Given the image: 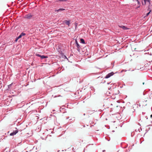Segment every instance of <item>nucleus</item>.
I'll use <instances>...</instances> for the list:
<instances>
[{"instance_id":"9b49d317","label":"nucleus","mask_w":152,"mask_h":152,"mask_svg":"<svg viewBox=\"0 0 152 152\" xmlns=\"http://www.w3.org/2000/svg\"><path fill=\"white\" fill-rule=\"evenodd\" d=\"M58 1H66L67 0H57Z\"/></svg>"},{"instance_id":"39448f33","label":"nucleus","mask_w":152,"mask_h":152,"mask_svg":"<svg viewBox=\"0 0 152 152\" xmlns=\"http://www.w3.org/2000/svg\"><path fill=\"white\" fill-rule=\"evenodd\" d=\"M114 73L113 72H111L108 74L105 77V78H108L110 77L111 76L113 75H114Z\"/></svg>"},{"instance_id":"f8f14e48","label":"nucleus","mask_w":152,"mask_h":152,"mask_svg":"<svg viewBox=\"0 0 152 152\" xmlns=\"http://www.w3.org/2000/svg\"><path fill=\"white\" fill-rule=\"evenodd\" d=\"M20 35H21L22 36L25 35V34L24 33L22 32L21 33Z\"/></svg>"},{"instance_id":"1a4fd4ad","label":"nucleus","mask_w":152,"mask_h":152,"mask_svg":"<svg viewBox=\"0 0 152 152\" xmlns=\"http://www.w3.org/2000/svg\"><path fill=\"white\" fill-rule=\"evenodd\" d=\"M81 42L83 44H85V41L83 39H80Z\"/></svg>"},{"instance_id":"a211bd4d","label":"nucleus","mask_w":152,"mask_h":152,"mask_svg":"<svg viewBox=\"0 0 152 152\" xmlns=\"http://www.w3.org/2000/svg\"><path fill=\"white\" fill-rule=\"evenodd\" d=\"M64 9H59V10H64Z\"/></svg>"},{"instance_id":"aec40b11","label":"nucleus","mask_w":152,"mask_h":152,"mask_svg":"<svg viewBox=\"0 0 152 152\" xmlns=\"http://www.w3.org/2000/svg\"><path fill=\"white\" fill-rule=\"evenodd\" d=\"M144 83H145L144 82L143 83H142V84H143V85H144Z\"/></svg>"},{"instance_id":"6ab92c4d","label":"nucleus","mask_w":152,"mask_h":152,"mask_svg":"<svg viewBox=\"0 0 152 152\" xmlns=\"http://www.w3.org/2000/svg\"><path fill=\"white\" fill-rule=\"evenodd\" d=\"M151 118H152V115H151Z\"/></svg>"},{"instance_id":"6e6552de","label":"nucleus","mask_w":152,"mask_h":152,"mask_svg":"<svg viewBox=\"0 0 152 152\" xmlns=\"http://www.w3.org/2000/svg\"><path fill=\"white\" fill-rule=\"evenodd\" d=\"M70 21H67V20H65L64 22L65 23L66 25H68L69 26Z\"/></svg>"},{"instance_id":"0eeeda50","label":"nucleus","mask_w":152,"mask_h":152,"mask_svg":"<svg viewBox=\"0 0 152 152\" xmlns=\"http://www.w3.org/2000/svg\"><path fill=\"white\" fill-rule=\"evenodd\" d=\"M119 27L120 28H122V29H124V30H127V29H129L128 28H127V27H125V26H123V25L120 26Z\"/></svg>"},{"instance_id":"423d86ee","label":"nucleus","mask_w":152,"mask_h":152,"mask_svg":"<svg viewBox=\"0 0 152 152\" xmlns=\"http://www.w3.org/2000/svg\"><path fill=\"white\" fill-rule=\"evenodd\" d=\"M18 132V130H16L15 131H14L13 132L11 133L10 134V136H13L16 134Z\"/></svg>"},{"instance_id":"f3484780","label":"nucleus","mask_w":152,"mask_h":152,"mask_svg":"<svg viewBox=\"0 0 152 152\" xmlns=\"http://www.w3.org/2000/svg\"><path fill=\"white\" fill-rule=\"evenodd\" d=\"M77 26V23H75V28H76Z\"/></svg>"},{"instance_id":"ddd939ff","label":"nucleus","mask_w":152,"mask_h":152,"mask_svg":"<svg viewBox=\"0 0 152 152\" xmlns=\"http://www.w3.org/2000/svg\"><path fill=\"white\" fill-rule=\"evenodd\" d=\"M36 55L37 56H38V57H41V56L40 55V54H37Z\"/></svg>"},{"instance_id":"f257e3e1","label":"nucleus","mask_w":152,"mask_h":152,"mask_svg":"<svg viewBox=\"0 0 152 152\" xmlns=\"http://www.w3.org/2000/svg\"><path fill=\"white\" fill-rule=\"evenodd\" d=\"M132 5L136 6V8H138L140 7V3L138 0H133Z\"/></svg>"},{"instance_id":"4468645a","label":"nucleus","mask_w":152,"mask_h":152,"mask_svg":"<svg viewBox=\"0 0 152 152\" xmlns=\"http://www.w3.org/2000/svg\"><path fill=\"white\" fill-rule=\"evenodd\" d=\"M22 36H21V35L20 34L18 37V39H20V38H21V37Z\"/></svg>"},{"instance_id":"20e7f679","label":"nucleus","mask_w":152,"mask_h":152,"mask_svg":"<svg viewBox=\"0 0 152 152\" xmlns=\"http://www.w3.org/2000/svg\"><path fill=\"white\" fill-rule=\"evenodd\" d=\"M32 17V16L30 14H28L25 15L24 18L27 19H30Z\"/></svg>"},{"instance_id":"f03ea898","label":"nucleus","mask_w":152,"mask_h":152,"mask_svg":"<svg viewBox=\"0 0 152 152\" xmlns=\"http://www.w3.org/2000/svg\"><path fill=\"white\" fill-rule=\"evenodd\" d=\"M151 1L150 0H142V5H148V7L150 5Z\"/></svg>"},{"instance_id":"7ed1b4c3","label":"nucleus","mask_w":152,"mask_h":152,"mask_svg":"<svg viewBox=\"0 0 152 152\" xmlns=\"http://www.w3.org/2000/svg\"><path fill=\"white\" fill-rule=\"evenodd\" d=\"M75 43L77 45V50L79 52H80V46L79 45V44L78 43L77 40L76 39H75Z\"/></svg>"},{"instance_id":"9d476101","label":"nucleus","mask_w":152,"mask_h":152,"mask_svg":"<svg viewBox=\"0 0 152 152\" xmlns=\"http://www.w3.org/2000/svg\"><path fill=\"white\" fill-rule=\"evenodd\" d=\"M42 59H43L45 58H47V57L46 56H45L44 55L41 56V57Z\"/></svg>"},{"instance_id":"dca6fc26","label":"nucleus","mask_w":152,"mask_h":152,"mask_svg":"<svg viewBox=\"0 0 152 152\" xmlns=\"http://www.w3.org/2000/svg\"><path fill=\"white\" fill-rule=\"evenodd\" d=\"M150 13V12L148 13L147 14V15L148 16V15Z\"/></svg>"},{"instance_id":"2eb2a0df","label":"nucleus","mask_w":152,"mask_h":152,"mask_svg":"<svg viewBox=\"0 0 152 152\" xmlns=\"http://www.w3.org/2000/svg\"><path fill=\"white\" fill-rule=\"evenodd\" d=\"M19 39H18V37L15 40V41L16 42H17L18 40Z\"/></svg>"}]
</instances>
